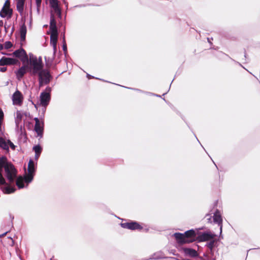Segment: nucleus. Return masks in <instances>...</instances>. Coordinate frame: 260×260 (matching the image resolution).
<instances>
[{"label":"nucleus","instance_id":"f257e3e1","mask_svg":"<svg viewBox=\"0 0 260 260\" xmlns=\"http://www.w3.org/2000/svg\"><path fill=\"white\" fill-rule=\"evenodd\" d=\"M29 72L33 74L36 75L43 70V63L41 57H37L33 55H30L27 61Z\"/></svg>","mask_w":260,"mask_h":260},{"label":"nucleus","instance_id":"f03ea898","mask_svg":"<svg viewBox=\"0 0 260 260\" xmlns=\"http://www.w3.org/2000/svg\"><path fill=\"white\" fill-rule=\"evenodd\" d=\"M50 43L52 45L54 53L57 51L56 44L58 38V32L56 26V21L53 16H51L50 23Z\"/></svg>","mask_w":260,"mask_h":260},{"label":"nucleus","instance_id":"7ed1b4c3","mask_svg":"<svg viewBox=\"0 0 260 260\" xmlns=\"http://www.w3.org/2000/svg\"><path fill=\"white\" fill-rule=\"evenodd\" d=\"M4 169L8 180L10 183L13 182L17 175V171L14 166L10 163L6 164Z\"/></svg>","mask_w":260,"mask_h":260},{"label":"nucleus","instance_id":"20e7f679","mask_svg":"<svg viewBox=\"0 0 260 260\" xmlns=\"http://www.w3.org/2000/svg\"><path fill=\"white\" fill-rule=\"evenodd\" d=\"M39 76V87L47 84L51 80V76L47 70H42L37 74Z\"/></svg>","mask_w":260,"mask_h":260},{"label":"nucleus","instance_id":"39448f33","mask_svg":"<svg viewBox=\"0 0 260 260\" xmlns=\"http://www.w3.org/2000/svg\"><path fill=\"white\" fill-rule=\"evenodd\" d=\"M27 170L28 173L25 176V181L29 183L32 180L35 172V163L31 159L29 161Z\"/></svg>","mask_w":260,"mask_h":260},{"label":"nucleus","instance_id":"423d86ee","mask_svg":"<svg viewBox=\"0 0 260 260\" xmlns=\"http://www.w3.org/2000/svg\"><path fill=\"white\" fill-rule=\"evenodd\" d=\"M0 184L4 186L2 187L3 191L5 193H11L14 192L15 189L12 186L8 185L6 183L5 179L3 177L1 173H0Z\"/></svg>","mask_w":260,"mask_h":260},{"label":"nucleus","instance_id":"0eeeda50","mask_svg":"<svg viewBox=\"0 0 260 260\" xmlns=\"http://www.w3.org/2000/svg\"><path fill=\"white\" fill-rule=\"evenodd\" d=\"M12 99L13 105L20 106L22 103L23 96L21 92L17 90L13 94Z\"/></svg>","mask_w":260,"mask_h":260},{"label":"nucleus","instance_id":"6e6552de","mask_svg":"<svg viewBox=\"0 0 260 260\" xmlns=\"http://www.w3.org/2000/svg\"><path fill=\"white\" fill-rule=\"evenodd\" d=\"M13 54L16 57L20 58L23 64H24L26 61H28V57L23 49L17 50L13 53Z\"/></svg>","mask_w":260,"mask_h":260},{"label":"nucleus","instance_id":"1a4fd4ad","mask_svg":"<svg viewBox=\"0 0 260 260\" xmlns=\"http://www.w3.org/2000/svg\"><path fill=\"white\" fill-rule=\"evenodd\" d=\"M34 120L36 122L35 130L38 136L42 137L43 131V122H41L38 118H35Z\"/></svg>","mask_w":260,"mask_h":260},{"label":"nucleus","instance_id":"9d476101","mask_svg":"<svg viewBox=\"0 0 260 260\" xmlns=\"http://www.w3.org/2000/svg\"><path fill=\"white\" fill-rule=\"evenodd\" d=\"M174 235L177 242L180 244H183L191 242V240H188L187 239L184 234L175 233Z\"/></svg>","mask_w":260,"mask_h":260},{"label":"nucleus","instance_id":"9b49d317","mask_svg":"<svg viewBox=\"0 0 260 260\" xmlns=\"http://www.w3.org/2000/svg\"><path fill=\"white\" fill-rule=\"evenodd\" d=\"M174 235L177 242L180 244H183L191 242V240H188L187 239L184 234L175 233Z\"/></svg>","mask_w":260,"mask_h":260},{"label":"nucleus","instance_id":"f8f14e48","mask_svg":"<svg viewBox=\"0 0 260 260\" xmlns=\"http://www.w3.org/2000/svg\"><path fill=\"white\" fill-rule=\"evenodd\" d=\"M122 228L130 230L141 229V225L136 222H126L121 224Z\"/></svg>","mask_w":260,"mask_h":260},{"label":"nucleus","instance_id":"ddd939ff","mask_svg":"<svg viewBox=\"0 0 260 260\" xmlns=\"http://www.w3.org/2000/svg\"><path fill=\"white\" fill-rule=\"evenodd\" d=\"M17 61L18 60L14 58L3 57L0 59V66L15 64Z\"/></svg>","mask_w":260,"mask_h":260},{"label":"nucleus","instance_id":"4468645a","mask_svg":"<svg viewBox=\"0 0 260 260\" xmlns=\"http://www.w3.org/2000/svg\"><path fill=\"white\" fill-rule=\"evenodd\" d=\"M23 64V66L16 72L17 78L19 79L21 78L27 72H29L28 64L26 62Z\"/></svg>","mask_w":260,"mask_h":260},{"label":"nucleus","instance_id":"2eb2a0df","mask_svg":"<svg viewBox=\"0 0 260 260\" xmlns=\"http://www.w3.org/2000/svg\"><path fill=\"white\" fill-rule=\"evenodd\" d=\"M215 235L210 232L204 233L198 236L199 241H206L213 239Z\"/></svg>","mask_w":260,"mask_h":260},{"label":"nucleus","instance_id":"dca6fc26","mask_svg":"<svg viewBox=\"0 0 260 260\" xmlns=\"http://www.w3.org/2000/svg\"><path fill=\"white\" fill-rule=\"evenodd\" d=\"M50 96L49 93L43 92L40 95L41 104L42 106H46L48 104Z\"/></svg>","mask_w":260,"mask_h":260},{"label":"nucleus","instance_id":"f3484780","mask_svg":"<svg viewBox=\"0 0 260 260\" xmlns=\"http://www.w3.org/2000/svg\"><path fill=\"white\" fill-rule=\"evenodd\" d=\"M50 5L53 9L54 12L59 16L61 15V10L58 7V1L57 0H50Z\"/></svg>","mask_w":260,"mask_h":260},{"label":"nucleus","instance_id":"a211bd4d","mask_svg":"<svg viewBox=\"0 0 260 260\" xmlns=\"http://www.w3.org/2000/svg\"><path fill=\"white\" fill-rule=\"evenodd\" d=\"M213 220H214V222L217 223L219 224V225L220 226V233H221L222 228V220L221 218L220 213L218 211H217L214 213V216H213Z\"/></svg>","mask_w":260,"mask_h":260},{"label":"nucleus","instance_id":"6ab92c4d","mask_svg":"<svg viewBox=\"0 0 260 260\" xmlns=\"http://www.w3.org/2000/svg\"><path fill=\"white\" fill-rule=\"evenodd\" d=\"M182 250L186 255L189 256L190 257H196L198 256L197 251L192 248H183Z\"/></svg>","mask_w":260,"mask_h":260},{"label":"nucleus","instance_id":"aec40b11","mask_svg":"<svg viewBox=\"0 0 260 260\" xmlns=\"http://www.w3.org/2000/svg\"><path fill=\"white\" fill-rule=\"evenodd\" d=\"M11 14V11L8 5L4 6L1 13L0 15L2 17H5L8 15L10 16Z\"/></svg>","mask_w":260,"mask_h":260},{"label":"nucleus","instance_id":"412c9836","mask_svg":"<svg viewBox=\"0 0 260 260\" xmlns=\"http://www.w3.org/2000/svg\"><path fill=\"white\" fill-rule=\"evenodd\" d=\"M185 237L188 240H191V242L194 241L196 238V233L194 231L191 230L186 232L184 234Z\"/></svg>","mask_w":260,"mask_h":260},{"label":"nucleus","instance_id":"4be33fe9","mask_svg":"<svg viewBox=\"0 0 260 260\" xmlns=\"http://www.w3.org/2000/svg\"><path fill=\"white\" fill-rule=\"evenodd\" d=\"M0 147L3 149L8 151L9 149L8 140L0 137Z\"/></svg>","mask_w":260,"mask_h":260},{"label":"nucleus","instance_id":"5701e85b","mask_svg":"<svg viewBox=\"0 0 260 260\" xmlns=\"http://www.w3.org/2000/svg\"><path fill=\"white\" fill-rule=\"evenodd\" d=\"M17 9L19 12H22L23 10V6L25 0H16Z\"/></svg>","mask_w":260,"mask_h":260},{"label":"nucleus","instance_id":"b1692460","mask_svg":"<svg viewBox=\"0 0 260 260\" xmlns=\"http://www.w3.org/2000/svg\"><path fill=\"white\" fill-rule=\"evenodd\" d=\"M22 118V114L20 111H18L16 113L15 122L17 126L21 121Z\"/></svg>","mask_w":260,"mask_h":260},{"label":"nucleus","instance_id":"393cba45","mask_svg":"<svg viewBox=\"0 0 260 260\" xmlns=\"http://www.w3.org/2000/svg\"><path fill=\"white\" fill-rule=\"evenodd\" d=\"M34 150H35L36 153L35 158L36 159H37L39 158L40 154L41 152L42 148L40 146H35L34 147Z\"/></svg>","mask_w":260,"mask_h":260},{"label":"nucleus","instance_id":"a878e982","mask_svg":"<svg viewBox=\"0 0 260 260\" xmlns=\"http://www.w3.org/2000/svg\"><path fill=\"white\" fill-rule=\"evenodd\" d=\"M16 185L20 188H23L24 187L23 184V178L21 176H19L16 180Z\"/></svg>","mask_w":260,"mask_h":260},{"label":"nucleus","instance_id":"bb28decb","mask_svg":"<svg viewBox=\"0 0 260 260\" xmlns=\"http://www.w3.org/2000/svg\"><path fill=\"white\" fill-rule=\"evenodd\" d=\"M26 34V30L25 29L22 28L20 31L21 38V40H23L25 39Z\"/></svg>","mask_w":260,"mask_h":260},{"label":"nucleus","instance_id":"cd10ccee","mask_svg":"<svg viewBox=\"0 0 260 260\" xmlns=\"http://www.w3.org/2000/svg\"><path fill=\"white\" fill-rule=\"evenodd\" d=\"M12 46V44L10 42H6L4 45V47L5 49H9Z\"/></svg>","mask_w":260,"mask_h":260},{"label":"nucleus","instance_id":"c85d7f7f","mask_svg":"<svg viewBox=\"0 0 260 260\" xmlns=\"http://www.w3.org/2000/svg\"><path fill=\"white\" fill-rule=\"evenodd\" d=\"M36 5H37V10L39 12V9L40 8L41 4L42 3V0H36Z\"/></svg>","mask_w":260,"mask_h":260},{"label":"nucleus","instance_id":"c756f323","mask_svg":"<svg viewBox=\"0 0 260 260\" xmlns=\"http://www.w3.org/2000/svg\"><path fill=\"white\" fill-rule=\"evenodd\" d=\"M8 146H10V147L13 150L15 148V146L14 145L13 143H12L10 140H8Z\"/></svg>","mask_w":260,"mask_h":260},{"label":"nucleus","instance_id":"7c9ffc66","mask_svg":"<svg viewBox=\"0 0 260 260\" xmlns=\"http://www.w3.org/2000/svg\"><path fill=\"white\" fill-rule=\"evenodd\" d=\"M4 118V113L0 108V121H3Z\"/></svg>","mask_w":260,"mask_h":260},{"label":"nucleus","instance_id":"2f4dec72","mask_svg":"<svg viewBox=\"0 0 260 260\" xmlns=\"http://www.w3.org/2000/svg\"><path fill=\"white\" fill-rule=\"evenodd\" d=\"M7 68L6 67H2L0 68V71L2 72H4L6 71Z\"/></svg>","mask_w":260,"mask_h":260},{"label":"nucleus","instance_id":"473e14b6","mask_svg":"<svg viewBox=\"0 0 260 260\" xmlns=\"http://www.w3.org/2000/svg\"><path fill=\"white\" fill-rule=\"evenodd\" d=\"M63 49L64 50V52H66L67 51V46L66 44H64L63 46Z\"/></svg>","mask_w":260,"mask_h":260},{"label":"nucleus","instance_id":"72a5a7b5","mask_svg":"<svg viewBox=\"0 0 260 260\" xmlns=\"http://www.w3.org/2000/svg\"><path fill=\"white\" fill-rule=\"evenodd\" d=\"M6 5H8L9 6V1H8V0L6 1V2L5 3L4 6H6Z\"/></svg>","mask_w":260,"mask_h":260},{"label":"nucleus","instance_id":"f704fd0d","mask_svg":"<svg viewBox=\"0 0 260 260\" xmlns=\"http://www.w3.org/2000/svg\"><path fill=\"white\" fill-rule=\"evenodd\" d=\"M4 24V22L2 20L0 21V26H3Z\"/></svg>","mask_w":260,"mask_h":260},{"label":"nucleus","instance_id":"c9c22d12","mask_svg":"<svg viewBox=\"0 0 260 260\" xmlns=\"http://www.w3.org/2000/svg\"><path fill=\"white\" fill-rule=\"evenodd\" d=\"M4 45L0 44V50H2L4 48Z\"/></svg>","mask_w":260,"mask_h":260},{"label":"nucleus","instance_id":"e433bc0d","mask_svg":"<svg viewBox=\"0 0 260 260\" xmlns=\"http://www.w3.org/2000/svg\"><path fill=\"white\" fill-rule=\"evenodd\" d=\"M207 220H208L209 222H211V219L210 217H209L208 218H207Z\"/></svg>","mask_w":260,"mask_h":260},{"label":"nucleus","instance_id":"4c0bfd02","mask_svg":"<svg viewBox=\"0 0 260 260\" xmlns=\"http://www.w3.org/2000/svg\"><path fill=\"white\" fill-rule=\"evenodd\" d=\"M8 239L10 241H11L12 242V243H13V240H12V239L11 238H8Z\"/></svg>","mask_w":260,"mask_h":260},{"label":"nucleus","instance_id":"58836bf2","mask_svg":"<svg viewBox=\"0 0 260 260\" xmlns=\"http://www.w3.org/2000/svg\"><path fill=\"white\" fill-rule=\"evenodd\" d=\"M2 123V121H0V131H2V127H1Z\"/></svg>","mask_w":260,"mask_h":260},{"label":"nucleus","instance_id":"ea45409f","mask_svg":"<svg viewBox=\"0 0 260 260\" xmlns=\"http://www.w3.org/2000/svg\"><path fill=\"white\" fill-rule=\"evenodd\" d=\"M5 29L6 32H7V27H6V25H5Z\"/></svg>","mask_w":260,"mask_h":260},{"label":"nucleus","instance_id":"a19ab883","mask_svg":"<svg viewBox=\"0 0 260 260\" xmlns=\"http://www.w3.org/2000/svg\"><path fill=\"white\" fill-rule=\"evenodd\" d=\"M7 233H4V234L2 235H0V237H2V236H3L4 235H5Z\"/></svg>","mask_w":260,"mask_h":260}]
</instances>
